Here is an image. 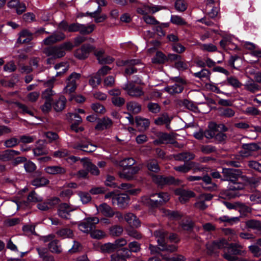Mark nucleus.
Segmentation results:
<instances>
[{"label":"nucleus","instance_id":"nucleus-14","mask_svg":"<svg viewBox=\"0 0 261 261\" xmlns=\"http://www.w3.org/2000/svg\"><path fill=\"white\" fill-rule=\"evenodd\" d=\"M94 47L90 44H84L81 48L77 49L74 56L79 59H84L88 57V54L94 50Z\"/></svg>","mask_w":261,"mask_h":261},{"label":"nucleus","instance_id":"nucleus-54","mask_svg":"<svg viewBox=\"0 0 261 261\" xmlns=\"http://www.w3.org/2000/svg\"><path fill=\"white\" fill-rule=\"evenodd\" d=\"M147 166L148 170L154 172H158L160 170L159 165L155 160H149L147 162Z\"/></svg>","mask_w":261,"mask_h":261},{"label":"nucleus","instance_id":"nucleus-49","mask_svg":"<svg viewBox=\"0 0 261 261\" xmlns=\"http://www.w3.org/2000/svg\"><path fill=\"white\" fill-rule=\"evenodd\" d=\"M193 75L194 76L199 79L206 78L210 80L211 72L206 69H203L199 72L194 73Z\"/></svg>","mask_w":261,"mask_h":261},{"label":"nucleus","instance_id":"nucleus-59","mask_svg":"<svg viewBox=\"0 0 261 261\" xmlns=\"http://www.w3.org/2000/svg\"><path fill=\"white\" fill-rule=\"evenodd\" d=\"M40 96V93L37 91H34L28 93L26 96L27 100L31 102H36Z\"/></svg>","mask_w":261,"mask_h":261},{"label":"nucleus","instance_id":"nucleus-6","mask_svg":"<svg viewBox=\"0 0 261 261\" xmlns=\"http://www.w3.org/2000/svg\"><path fill=\"white\" fill-rule=\"evenodd\" d=\"M78 207L67 203H61L58 208L57 214L60 218L68 220L70 219V213L77 209Z\"/></svg>","mask_w":261,"mask_h":261},{"label":"nucleus","instance_id":"nucleus-38","mask_svg":"<svg viewBox=\"0 0 261 261\" xmlns=\"http://www.w3.org/2000/svg\"><path fill=\"white\" fill-rule=\"evenodd\" d=\"M66 101V99L64 96L60 97L53 106L55 110L58 112L63 110L65 108Z\"/></svg>","mask_w":261,"mask_h":261},{"label":"nucleus","instance_id":"nucleus-7","mask_svg":"<svg viewBox=\"0 0 261 261\" xmlns=\"http://www.w3.org/2000/svg\"><path fill=\"white\" fill-rule=\"evenodd\" d=\"M81 74L76 73H72L67 79V83L64 89L65 93H71L73 92L77 86V83L79 81Z\"/></svg>","mask_w":261,"mask_h":261},{"label":"nucleus","instance_id":"nucleus-39","mask_svg":"<svg viewBox=\"0 0 261 261\" xmlns=\"http://www.w3.org/2000/svg\"><path fill=\"white\" fill-rule=\"evenodd\" d=\"M40 141L38 142V145L33 149L34 154L36 156L42 155L48 153V150L45 146L41 145L40 144Z\"/></svg>","mask_w":261,"mask_h":261},{"label":"nucleus","instance_id":"nucleus-58","mask_svg":"<svg viewBox=\"0 0 261 261\" xmlns=\"http://www.w3.org/2000/svg\"><path fill=\"white\" fill-rule=\"evenodd\" d=\"M166 60V56L162 52L158 51L156 53L155 56L152 59V61L154 63H163Z\"/></svg>","mask_w":261,"mask_h":261},{"label":"nucleus","instance_id":"nucleus-43","mask_svg":"<svg viewBox=\"0 0 261 261\" xmlns=\"http://www.w3.org/2000/svg\"><path fill=\"white\" fill-rule=\"evenodd\" d=\"M57 234L63 238H70L73 237L72 231L69 228H62L57 231Z\"/></svg>","mask_w":261,"mask_h":261},{"label":"nucleus","instance_id":"nucleus-46","mask_svg":"<svg viewBox=\"0 0 261 261\" xmlns=\"http://www.w3.org/2000/svg\"><path fill=\"white\" fill-rule=\"evenodd\" d=\"M94 24L85 25L80 24L79 32L83 34H88L91 33L94 29Z\"/></svg>","mask_w":261,"mask_h":261},{"label":"nucleus","instance_id":"nucleus-55","mask_svg":"<svg viewBox=\"0 0 261 261\" xmlns=\"http://www.w3.org/2000/svg\"><path fill=\"white\" fill-rule=\"evenodd\" d=\"M228 84L233 88H240L242 85V83L234 76H229L227 78Z\"/></svg>","mask_w":261,"mask_h":261},{"label":"nucleus","instance_id":"nucleus-21","mask_svg":"<svg viewBox=\"0 0 261 261\" xmlns=\"http://www.w3.org/2000/svg\"><path fill=\"white\" fill-rule=\"evenodd\" d=\"M140 170V167L139 166H132L129 169L128 172L126 171H122L119 172V175L121 178L130 180L133 178V175L137 173Z\"/></svg>","mask_w":261,"mask_h":261},{"label":"nucleus","instance_id":"nucleus-17","mask_svg":"<svg viewBox=\"0 0 261 261\" xmlns=\"http://www.w3.org/2000/svg\"><path fill=\"white\" fill-rule=\"evenodd\" d=\"M112 125V120L108 117H104L98 120L95 128L97 130H103L110 128Z\"/></svg>","mask_w":261,"mask_h":261},{"label":"nucleus","instance_id":"nucleus-48","mask_svg":"<svg viewBox=\"0 0 261 261\" xmlns=\"http://www.w3.org/2000/svg\"><path fill=\"white\" fill-rule=\"evenodd\" d=\"M161 212L164 216H167L170 219H178L180 217V215L177 212L170 211L165 208H162Z\"/></svg>","mask_w":261,"mask_h":261},{"label":"nucleus","instance_id":"nucleus-53","mask_svg":"<svg viewBox=\"0 0 261 261\" xmlns=\"http://www.w3.org/2000/svg\"><path fill=\"white\" fill-rule=\"evenodd\" d=\"M200 48L203 51L208 52H214L217 50V46L212 43L200 44Z\"/></svg>","mask_w":261,"mask_h":261},{"label":"nucleus","instance_id":"nucleus-64","mask_svg":"<svg viewBox=\"0 0 261 261\" xmlns=\"http://www.w3.org/2000/svg\"><path fill=\"white\" fill-rule=\"evenodd\" d=\"M205 87L207 90L214 92L216 93H221V91L219 89L217 85L214 83L210 82L206 83Z\"/></svg>","mask_w":261,"mask_h":261},{"label":"nucleus","instance_id":"nucleus-22","mask_svg":"<svg viewBox=\"0 0 261 261\" xmlns=\"http://www.w3.org/2000/svg\"><path fill=\"white\" fill-rule=\"evenodd\" d=\"M135 121L138 130L140 132L146 130L149 126L150 121L149 119L137 116L136 117Z\"/></svg>","mask_w":261,"mask_h":261},{"label":"nucleus","instance_id":"nucleus-30","mask_svg":"<svg viewBox=\"0 0 261 261\" xmlns=\"http://www.w3.org/2000/svg\"><path fill=\"white\" fill-rule=\"evenodd\" d=\"M195 155L190 152H182L174 155L175 160L184 162H187L194 158Z\"/></svg>","mask_w":261,"mask_h":261},{"label":"nucleus","instance_id":"nucleus-63","mask_svg":"<svg viewBox=\"0 0 261 261\" xmlns=\"http://www.w3.org/2000/svg\"><path fill=\"white\" fill-rule=\"evenodd\" d=\"M17 106L21 110L23 114H28L32 116H34V111L32 110H31L30 108H29L28 106L20 103H17Z\"/></svg>","mask_w":261,"mask_h":261},{"label":"nucleus","instance_id":"nucleus-12","mask_svg":"<svg viewBox=\"0 0 261 261\" xmlns=\"http://www.w3.org/2000/svg\"><path fill=\"white\" fill-rule=\"evenodd\" d=\"M44 53L47 56H51L54 58H59L65 55V50H63L61 45L49 47L44 49Z\"/></svg>","mask_w":261,"mask_h":261},{"label":"nucleus","instance_id":"nucleus-42","mask_svg":"<svg viewBox=\"0 0 261 261\" xmlns=\"http://www.w3.org/2000/svg\"><path fill=\"white\" fill-rule=\"evenodd\" d=\"M123 231L122 227L117 225L112 226L109 228L110 234L112 236H119L122 233Z\"/></svg>","mask_w":261,"mask_h":261},{"label":"nucleus","instance_id":"nucleus-1","mask_svg":"<svg viewBox=\"0 0 261 261\" xmlns=\"http://www.w3.org/2000/svg\"><path fill=\"white\" fill-rule=\"evenodd\" d=\"M224 180L229 181L228 190L226 194L229 198H234L238 195L234 191L243 189L244 185L237 182L239 178H242V172L238 169L232 168H224L222 170Z\"/></svg>","mask_w":261,"mask_h":261},{"label":"nucleus","instance_id":"nucleus-31","mask_svg":"<svg viewBox=\"0 0 261 261\" xmlns=\"http://www.w3.org/2000/svg\"><path fill=\"white\" fill-rule=\"evenodd\" d=\"M84 168L94 175H97L99 173L98 168L92 164L89 161L86 160L83 162Z\"/></svg>","mask_w":261,"mask_h":261},{"label":"nucleus","instance_id":"nucleus-25","mask_svg":"<svg viewBox=\"0 0 261 261\" xmlns=\"http://www.w3.org/2000/svg\"><path fill=\"white\" fill-rule=\"evenodd\" d=\"M124 219L132 227H138L140 226V222L133 213H128L125 215Z\"/></svg>","mask_w":261,"mask_h":261},{"label":"nucleus","instance_id":"nucleus-40","mask_svg":"<svg viewBox=\"0 0 261 261\" xmlns=\"http://www.w3.org/2000/svg\"><path fill=\"white\" fill-rule=\"evenodd\" d=\"M32 185L37 188L46 186L49 183V180L44 177H38L32 181Z\"/></svg>","mask_w":261,"mask_h":261},{"label":"nucleus","instance_id":"nucleus-9","mask_svg":"<svg viewBox=\"0 0 261 261\" xmlns=\"http://www.w3.org/2000/svg\"><path fill=\"white\" fill-rule=\"evenodd\" d=\"M122 88L132 97L140 96L143 94L142 88L139 86H135L132 83L127 82L123 86Z\"/></svg>","mask_w":261,"mask_h":261},{"label":"nucleus","instance_id":"nucleus-5","mask_svg":"<svg viewBox=\"0 0 261 261\" xmlns=\"http://www.w3.org/2000/svg\"><path fill=\"white\" fill-rule=\"evenodd\" d=\"M99 222V219L97 217H88L83 220L79 224V229L85 233H90L91 230L95 228V225Z\"/></svg>","mask_w":261,"mask_h":261},{"label":"nucleus","instance_id":"nucleus-18","mask_svg":"<svg viewBox=\"0 0 261 261\" xmlns=\"http://www.w3.org/2000/svg\"><path fill=\"white\" fill-rule=\"evenodd\" d=\"M154 182L159 185L165 184H176V180L172 176L164 177L160 175H155L152 177Z\"/></svg>","mask_w":261,"mask_h":261},{"label":"nucleus","instance_id":"nucleus-10","mask_svg":"<svg viewBox=\"0 0 261 261\" xmlns=\"http://www.w3.org/2000/svg\"><path fill=\"white\" fill-rule=\"evenodd\" d=\"M228 245L227 241L224 239H221L219 240L215 241L212 243L206 244V248L207 252L209 254H212L215 252L216 249H222L227 248Z\"/></svg>","mask_w":261,"mask_h":261},{"label":"nucleus","instance_id":"nucleus-26","mask_svg":"<svg viewBox=\"0 0 261 261\" xmlns=\"http://www.w3.org/2000/svg\"><path fill=\"white\" fill-rule=\"evenodd\" d=\"M212 197L213 196L210 194H201L200 196V201L195 204V206L201 210L205 209L207 205L205 204L204 201H209Z\"/></svg>","mask_w":261,"mask_h":261},{"label":"nucleus","instance_id":"nucleus-27","mask_svg":"<svg viewBox=\"0 0 261 261\" xmlns=\"http://www.w3.org/2000/svg\"><path fill=\"white\" fill-rule=\"evenodd\" d=\"M101 11V9L99 8H97L96 11L91 13L87 12L86 14H84L83 16H89L91 17L94 18L95 21L96 22H101L104 21L107 18V16L105 14H102L100 16H99Z\"/></svg>","mask_w":261,"mask_h":261},{"label":"nucleus","instance_id":"nucleus-28","mask_svg":"<svg viewBox=\"0 0 261 261\" xmlns=\"http://www.w3.org/2000/svg\"><path fill=\"white\" fill-rule=\"evenodd\" d=\"M32 39V34L28 30H24L19 33L17 42L20 43H28Z\"/></svg>","mask_w":261,"mask_h":261},{"label":"nucleus","instance_id":"nucleus-24","mask_svg":"<svg viewBox=\"0 0 261 261\" xmlns=\"http://www.w3.org/2000/svg\"><path fill=\"white\" fill-rule=\"evenodd\" d=\"M130 255L128 249L124 248L121 252L111 255V261H126V258Z\"/></svg>","mask_w":261,"mask_h":261},{"label":"nucleus","instance_id":"nucleus-62","mask_svg":"<svg viewBox=\"0 0 261 261\" xmlns=\"http://www.w3.org/2000/svg\"><path fill=\"white\" fill-rule=\"evenodd\" d=\"M244 113L248 115L256 116L259 114L260 111L254 107H248L244 111Z\"/></svg>","mask_w":261,"mask_h":261},{"label":"nucleus","instance_id":"nucleus-16","mask_svg":"<svg viewBox=\"0 0 261 261\" xmlns=\"http://www.w3.org/2000/svg\"><path fill=\"white\" fill-rule=\"evenodd\" d=\"M175 193L176 195L179 196V200L181 203L186 202L190 198L195 196L194 193L192 191H187L181 188L175 190Z\"/></svg>","mask_w":261,"mask_h":261},{"label":"nucleus","instance_id":"nucleus-19","mask_svg":"<svg viewBox=\"0 0 261 261\" xmlns=\"http://www.w3.org/2000/svg\"><path fill=\"white\" fill-rule=\"evenodd\" d=\"M65 38V35L61 32L54 33L52 35L44 39L43 41L45 45H49L60 41Z\"/></svg>","mask_w":261,"mask_h":261},{"label":"nucleus","instance_id":"nucleus-45","mask_svg":"<svg viewBox=\"0 0 261 261\" xmlns=\"http://www.w3.org/2000/svg\"><path fill=\"white\" fill-rule=\"evenodd\" d=\"M100 249L104 253H111L117 250L114 243H108L101 245Z\"/></svg>","mask_w":261,"mask_h":261},{"label":"nucleus","instance_id":"nucleus-32","mask_svg":"<svg viewBox=\"0 0 261 261\" xmlns=\"http://www.w3.org/2000/svg\"><path fill=\"white\" fill-rule=\"evenodd\" d=\"M48 248L53 253H60L62 251L61 245L57 240H53L49 243Z\"/></svg>","mask_w":261,"mask_h":261},{"label":"nucleus","instance_id":"nucleus-57","mask_svg":"<svg viewBox=\"0 0 261 261\" xmlns=\"http://www.w3.org/2000/svg\"><path fill=\"white\" fill-rule=\"evenodd\" d=\"M68 67V66L67 65L66 63L62 62L56 64L55 66V68L56 70H59L61 68V71L57 72L56 76H59L64 73L67 70Z\"/></svg>","mask_w":261,"mask_h":261},{"label":"nucleus","instance_id":"nucleus-34","mask_svg":"<svg viewBox=\"0 0 261 261\" xmlns=\"http://www.w3.org/2000/svg\"><path fill=\"white\" fill-rule=\"evenodd\" d=\"M135 164V161L132 158L124 159L119 162V165L123 169L122 171L129 169Z\"/></svg>","mask_w":261,"mask_h":261},{"label":"nucleus","instance_id":"nucleus-51","mask_svg":"<svg viewBox=\"0 0 261 261\" xmlns=\"http://www.w3.org/2000/svg\"><path fill=\"white\" fill-rule=\"evenodd\" d=\"M170 21L173 24L177 25H184L186 24V21L181 17L177 15H171Z\"/></svg>","mask_w":261,"mask_h":261},{"label":"nucleus","instance_id":"nucleus-50","mask_svg":"<svg viewBox=\"0 0 261 261\" xmlns=\"http://www.w3.org/2000/svg\"><path fill=\"white\" fill-rule=\"evenodd\" d=\"M27 200L30 202H37L42 201L43 198L38 195L34 191H33L29 194Z\"/></svg>","mask_w":261,"mask_h":261},{"label":"nucleus","instance_id":"nucleus-60","mask_svg":"<svg viewBox=\"0 0 261 261\" xmlns=\"http://www.w3.org/2000/svg\"><path fill=\"white\" fill-rule=\"evenodd\" d=\"M91 108L96 113L100 114H104L106 112V109L103 106L99 103H93Z\"/></svg>","mask_w":261,"mask_h":261},{"label":"nucleus","instance_id":"nucleus-41","mask_svg":"<svg viewBox=\"0 0 261 261\" xmlns=\"http://www.w3.org/2000/svg\"><path fill=\"white\" fill-rule=\"evenodd\" d=\"M171 140V136L166 133H161L159 136V139L154 141V144H159L162 143H167Z\"/></svg>","mask_w":261,"mask_h":261},{"label":"nucleus","instance_id":"nucleus-35","mask_svg":"<svg viewBox=\"0 0 261 261\" xmlns=\"http://www.w3.org/2000/svg\"><path fill=\"white\" fill-rule=\"evenodd\" d=\"M170 119L167 114H164L161 117L155 120L154 123L157 125L166 124L167 128H170L169 123Z\"/></svg>","mask_w":261,"mask_h":261},{"label":"nucleus","instance_id":"nucleus-11","mask_svg":"<svg viewBox=\"0 0 261 261\" xmlns=\"http://www.w3.org/2000/svg\"><path fill=\"white\" fill-rule=\"evenodd\" d=\"M95 207L97 213L105 217L111 218L115 215V212L113 208L106 203H102L99 205H95Z\"/></svg>","mask_w":261,"mask_h":261},{"label":"nucleus","instance_id":"nucleus-15","mask_svg":"<svg viewBox=\"0 0 261 261\" xmlns=\"http://www.w3.org/2000/svg\"><path fill=\"white\" fill-rule=\"evenodd\" d=\"M74 149L80 150L87 152H91L96 150V146L88 142L81 141L80 143H75L72 145Z\"/></svg>","mask_w":261,"mask_h":261},{"label":"nucleus","instance_id":"nucleus-37","mask_svg":"<svg viewBox=\"0 0 261 261\" xmlns=\"http://www.w3.org/2000/svg\"><path fill=\"white\" fill-rule=\"evenodd\" d=\"M245 89L253 93L259 90V85L253 81H248L244 85Z\"/></svg>","mask_w":261,"mask_h":261},{"label":"nucleus","instance_id":"nucleus-47","mask_svg":"<svg viewBox=\"0 0 261 261\" xmlns=\"http://www.w3.org/2000/svg\"><path fill=\"white\" fill-rule=\"evenodd\" d=\"M219 220L222 222H226L229 225H231L239 222L240 220L239 217H236L229 218L227 216H223L220 217Z\"/></svg>","mask_w":261,"mask_h":261},{"label":"nucleus","instance_id":"nucleus-2","mask_svg":"<svg viewBox=\"0 0 261 261\" xmlns=\"http://www.w3.org/2000/svg\"><path fill=\"white\" fill-rule=\"evenodd\" d=\"M169 200V196L166 193L153 194L150 197L144 196L142 198V202L151 207H156L167 202Z\"/></svg>","mask_w":261,"mask_h":261},{"label":"nucleus","instance_id":"nucleus-8","mask_svg":"<svg viewBox=\"0 0 261 261\" xmlns=\"http://www.w3.org/2000/svg\"><path fill=\"white\" fill-rule=\"evenodd\" d=\"M173 79L175 83L172 86L165 87V91L172 94L181 92L186 84V81L178 77H175Z\"/></svg>","mask_w":261,"mask_h":261},{"label":"nucleus","instance_id":"nucleus-29","mask_svg":"<svg viewBox=\"0 0 261 261\" xmlns=\"http://www.w3.org/2000/svg\"><path fill=\"white\" fill-rule=\"evenodd\" d=\"M44 170L46 173L49 174H64L66 172L65 168L59 166H48Z\"/></svg>","mask_w":261,"mask_h":261},{"label":"nucleus","instance_id":"nucleus-61","mask_svg":"<svg viewBox=\"0 0 261 261\" xmlns=\"http://www.w3.org/2000/svg\"><path fill=\"white\" fill-rule=\"evenodd\" d=\"M55 94V92L51 89H47L42 93V98L45 100L52 101L51 96Z\"/></svg>","mask_w":261,"mask_h":261},{"label":"nucleus","instance_id":"nucleus-4","mask_svg":"<svg viewBox=\"0 0 261 261\" xmlns=\"http://www.w3.org/2000/svg\"><path fill=\"white\" fill-rule=\"evenodd\" d=\"M154 236L157 239L158 246L163 251L173 252L176 250V247L174 245H167L165 242V238L166 236L165 232L162 229L156 230L154 232Z\"/></svg>","mask_w":261,"mask_h":261},{"label":"nucleus","instance_id":"nucleus-44","mask_svg":"<svg viewBox=\"0 0 261 261\" xmlns=\"http://www.w3.org/2000/svg\"><path fill=\"white\" fill-rule=\"evenodd\" d=\"M19 143V140L14 137L5 140L4 145L6 148H12L17 146Z\"/></svg>","mask_w":261,"mask_h":261},{"label":"nucleus","instance_id":"nucleus-36","mask_svg":"<svg viewBox=\"0 0 261 261\" xmlns=\"http://www.w3.org/2000/svg\"><path fill=\"white\" fill-rule=\"evenodd\" d=\"M246 225L248 228H251L257 231H261L260 221L250 220L246 222Z\"/></svg>","mask_w":261,"mask_h":261},{"label":"nucleus","instance_id":"nucleus-56","mask_svg":"<svg viewBox=\"0 0 261 261\" xmlns=\"http://www.w3.org/2000/svg\"><path fill=\"white\" fill-rule=\"evenodd\" d=\"M176 10L179 12L185 11L187 8V4L184 0H177L175 3Z\"/></svg>","mask_w":261,"mask_h":261},{"label":"nucleus","instance_id":"nucleus-20","mask_svg":"<svg viewBox=\"0 0 261 261\" xmlns=\"http://www.w3.org/2000/svg\"><path fill=\"white\" fill-rule=\"evenodd\" d=\"M140 64V60L138 59H132L126 61L125 64L128 65L125 69V74L126 75H130L137 71L138 68L135 67V65H139Z\"/></svg>","mask_w":261,"mask_h":261},{"label":"nucleus","instance_id":"nucleus-13","mask_svg":"<svg viewBox=\"0 0 261 261\" xmlns=\"http://www.w3.org/2000/svg\"><path fill=\"white\" fill-rule=\"evenodd\" d=\"M129 201V197L127 194H116L113 197L112 202L113 205L123 208L127 205Z\"/></svg>","mask_w":261,"mask_h":261},{"label":"nucleus","instance_id":"nucleus-52","mask_svg":"<svg viewBox=\"0 0 261 261\" xmlns=\"http://www.w3.org/2000/svg\"><path fill=\"white\" fill-rule=\"evenodd\" d=\"M91 238L95 239H101L106 236L105 232L101 230L93 229L90 232Z\"/></svg>","mask_w":261,"mask_h":261},{"label":"nucleus","instance_id":"nucleus-3","mask_svg":"<svg viewBox=\"0 0 261 261\" xmlns=\"http://www.w3.org/2000/svg\"><path fill=\"white\" fill-rule=\"evenodd\" d=\"M243 247L239 244H230L227 247V251L224 254V257L229 261H234L237 259V255L242 254Z\"/></svg>","mask_w":261,"mask_h":261},{"label":"nucleus","instance_id":"nucleus-33","mask_svg":"<svg viewBox=\"0 0 261 261\" xmlns=\"http://www.w3.org/2000/svg\"><path fill=\"white\" fill-rule=\"evenodd\" d=\"M127 109L133 114H137L141 111V106L138 102L130 101L127 103Z\"/></svg>","mask_w":261,"mask_h":261},{"label":"nucleus","instance_id":"nucleus-23","mask_svg":"<svg viewBox=\"0 0 261 261\" xmlns=\"http://www.w3.org/2000/svg\"><path fill=\"white\" fill-rule=\"evenodd\" d=\"M19 151L8 149L0 154V161H8L12 160L14 156L20 154Z\"/></svg>","mask_w":261,"mask_h":261}]
</instances>
